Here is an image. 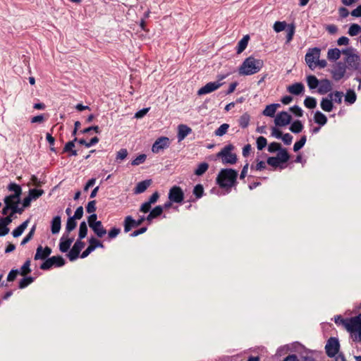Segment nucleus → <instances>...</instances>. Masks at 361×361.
Returning <instances> with one entry per match:
<instances>
[{
	"mask_svg": "<svg viewBox=\"0 0 361 361\" xmlns=\"http://www.w3.org/2000/svg\"><path fill=\"white\" fill-rule=\"evenodd\" d=\"M238 171L233 169H222L216 179L221 188L230 190L237 183Z\"/></svg>",
	"mask_w": 361,
	"mask_h": 361,
	"instance_id": "obj_1",
	"label": "nucleus"
},
{
	"mask_svg": "<svg viewBox=\"0 0 361 361\" xmlns=\"http://www.w3.org/2000/svg\"><path fill=\"white\" fill-rule=\"evenodd\" d=\"M342 54L345 56L344 62L347 68L352 71L360 72L361 58L357 50L353 47H348L342 50Z\"/></svg>",
	"mask_w": 361,
	"mask_h": 361,
	"instance_id": "obj_2",
	"label": "nucleus"
},
{
	"mask_svg": "<svg viewBox=\"0 0 361 361\" xmlns=\"http://www.w3.org/2000/svg\"><path fill=\"white\" fill-rule=\"evenodd\" d=\"M264 66V62L261 59H256L252 56H249L243 62L240 66L238 72L241 75H250L258 73Z\"/></svg>",
	"mask_w": 361,
	"mask_h": 361,
	"instance_id": "obj_3",
	"label": "nucleus"
},
{
	"mask_svg": "<svg viewBox=\"0 0 361 361\" xmlns=\"http://www.w3.org/2000/svg\"><path fill=\"white\" fill-rule=\"evenodd\" d=\"M341 324L350 333H357L354 341H361V313L357 316L341 320Z\"/></svg>",
	"mask_w": 361,
	"mask_h": 361,
	"instance_id": "obj_4",
	"label": "nucleus"
},
{
	"mask_svg": "<svg viewBox=\"0 0 361 361\" xmlns=\"http://www.w3.org/2000/svg\"><path fill=\"white\" fill-rule=\"evenodd\" d=\"M233 149V145H227L216 154V157L221 158L224 164H234L237 161V156L231 152Z\"/></svg>",
	"mask_w": 361,
	"mask_h": 361,
	"instance_id": "obj_5",
	"label": "nucleus"
},
{
	"mask_svg": "<svg viewBox=\"0 0 361 361\" xmlns=\"http://www.w3.org/2000/svg\"><path fill=\"white\" fill-rule=\"evenodd\" d=\"M325 350L328 357H335L338 353L340 350V343L338 339L335 337H331L329 338L325 345Z\"/></svg>",
	"mask_w": 361,
	"mask_h": 361,
	"instance_id": "obj_6",
	"label": "nucleus"
},
{
	"mask_svg": "<svg viewBox=\"0 0 361 361\" xmlns=\"http://www.w3.org/2000/svg\"><path fill=\"white\" fill-rule=\"evenodd\" d=\"M320 49L317 47L310 49L305 55V61L311 70H314L316 67L315 60L319 58Z\"/></svg>",
	"mask_w": 361,
	"mask_h": 361,
	"instance_id": "obj_7",
	"label": "nucleus"
},
{
	"mask_svg": "<svg viewBox=\"0 0 361 361\" xmlns=\"http://www.w3.org/2000/svg\"><path fill=\"white\" fill-rule=\"evenodd\" d=\"M145 221V216H140L137 220H135L131 216H126L123 221L124 232L128 233L133 228L138 227Z\"/></svg>",
	"mask_w": 361,
	"mask_h": 361,
	"instance_id": "obj_8",
	"label": "nucleus"
},
{
	"mask_svg": "<svg viewBox=\"0 0 361 361\" xmlns=\"http://www.w3.org/2000/svg\"><path fill=\"white\" fill-rule=\"evenodd\" d=\"M347 66L343 62H336L334 68L331 71L332 78L335 81H338L342 79L346 73Z\"/></svg>",
	"mask_w": 361,
	"mask_h": 361,
	"instance_id": "obj_9",
	"label": "nucleus"
},
{
	"mask_svg": "<svg viewBox=\"0 0 361 361\" xmlns=\"http://www.w3.org/2000/svg\"><path fill=\"white\" fill-rule=\"evenodd\" d=\"M85 245V242L82 241V240L78 239L76 242L74 243L72 248L67 254V257L69 259V260L71 262L76 260L78 258L80 253L81 250L84 248Z\"/></svg>",
	"mask_w": 361,
	"mask_h": 361,
	"instance_id": "obj_10",
	"label": "nucleus"
},
{
	"mask_svg": "<svg viewBox=\"0 0 361 361\" xmlns=\"http://www.w3.org/2000/svg\"><path fill=\"white\" fill-rule=\"evenodd\" d=\"M169 199L175 203H181L184 200V192L180 187L174 185L169 192Z\"/></svg>",
	"mask_w": 361,
	"mask_h": 361,
	"instance_id": "obj_11",
	"label": "nucleus"
},
{
	"mask_svg": "<svg viewBox=\"0 0 361 361\" xmlns=\"http://www.w3.org/2000/svg\"><path fill=\"white\" fill-rule=\"evenodd\" d=\"M88 241L90 245L80 255L81 258L87 257L97 247L103 248L104 247L103 243L100 240L95 238L94 237H91Z\"/></svg>",
	"mask_w": 361,
	"mask_h": 361,
	"instance_id": "obj_12",
	"label": "nucleus"
},
{
	"mask_svg": "<svg viewBox=\"0 0 361 361\" xmlns=\"http://www.w3.org/2000/svg\"><path fill=\"white\" fill-rule=\"evenodd\" d=\"M170 140L167 137H159L153 144L152 151L154 153H159L161 150H163L169 147Z\"/></svg>",
	"mask_w": 361,
	"mask_h": 361,
	"instance_id": "obj_13",
	"label": "nucleus"
},
{
	"mask_svg": "<svg viewBox=\"0 0 361 361\" xmlns=\"http://www.w3.org/2000/svg\"><path fill=\"white\" fill-rule=\"evenodd\" d=\"M292 117L288 112L281 111L276 115L274 123L276 126L283 127L288 125Z\"/></svg>",
	"mask_w": 361,
	"mask_h": 361,
	"instance_id": "obj_14",
	"label": "nucleus"
},
{
	"mask_svg": "<svg viewBox=\"0 0 361 361\" xmlns=\"http://www.w3.org/2000/svg\"><path fill=\"white\" fill-rule=\"evenodd\" d=\"M223 82H210L207 83L204 86L202 87L197 92L198 95H203L211 93L216 90L219 89Z\"/></svg>",
	"mask_w": 361,
	"mask_h": 361,
	"instance_id": "obj_15",
	"label": "nucleus"
},
{
	"mask_svg": "<svg viewBox=\"0 0 361 361\" xmlns=\"http://www.w3.org/2000/svg\"><path fill=\"white\" fill-rule=\"evenodd\" d=\"M52 250L51 247L46 246L43 247L42 245H39L36 250V253L35 255L34 259L35 260H44L48 258V257L51 255Z\"/></svg>",
	"mask_w": 361,
	"mask_h": 361,
	"instance_id": "obj_16",
	"label": "nucleus"
},
{
	"mask_svg": "<svg viewBox=\"0 0 361 361\" xmlns=\"http://www.w3.org/2000/svg\"><path fill=\"white\" fill-rule=\"evenodd\" d=\"M317 92L320 94H325L332 90V82L329 79L319 80Z\"/></svg>",
	"mask_w": 361,
	"mask_h": 361,
	"instance_id": "obj_17",
	"label": "nucleus"
},
{
	"mask_svg": "<svg viewBox=\"0 0 361 361\" xmlns=\"http://www.w3.org/2000/svg\"><path fill=\"white\" fill-rule=\"evenodd\" d=\"M90 228L98 238H102L107 233L101 221H98L94 224L90 225Z\"/></svg>",
	"mask_w": 361,
	"mask_h": 361,
	"instance_id": "obj_18",
	"label": "nucleus"
},
{
	"mask_svg": "<svg viewBox=\"0 0 361 361\" xmlns=\"http://www.w3.org/2000/svg\"><path fill=\"white\" fill-rule=\"evenodd\" d=\"M178 140L180 142L183 140L192 132V129L185 124H180L178 127Z\"/></svg>",
	"mask_w": 361,
	"mask_h": 361,
	"instance_id": "obj_19",
	"label": "nucleus"
},
{
	"mask_svg": "<svg viewBox=\"0 0 361 361\" xmlns=\"http://www.w3.org/2000/svg\"><path fill=\"white\" fill-rule=\"evenodd\" d=\"M287 90L292 94L300 95L303 93L305 86L302 82H295L287 87Z\"/></svg>",
	"mask_w": 361,
	"mask_h": 361,
	"instance_id": "obj_20",
	"label": "nucleus"
},
{
	"mask_svg": "<svg viewBox=\"0 0 361 361\" xmlns=\"http://www.w3.org/2000/svg\"><path fill=\"white\" fill-rule=\"evenodd\" d=\"M73 238H67L65 239V235H63L59 243V250L61 252H66L70 249V247L73 242Z\"/></svg>",
	"mask_w": 361,
	"mask_h": 361,
	"instance_id": "obj_21",
	"label": "nucleus"
},
{
	"mask_svg": "<svg viewBox=\"0 0 361 361\" xmlns=\"http://www.w3.org/2000/svg\"><path fill=\"white\" fill-rule=\"evenodd\" d=\"M152 184V180L147 179L142 181L139 182L135 188H134L135 194H140L144 192L147 188Z\"/></svg>",
	"mask_w": 361,
	"mask_h": 361,
	"instance_id": "obj_22",
	"label": "nucleus"
},
{
	"mask_svg": "<svg viewBox=\"0 0 361 361\" xmlns=\"http://www.w3.org/2000/svg\"><path fill=\"white\" fill-rule=\"evenodd\" d=\"M61 225V219L60 216H56L51 222V231L52 234L59 233Z\"/></svg>",
	"mask_w": 361,
	"mask_h": 361,
	"instance_id": "obj_23",
	"label": "nucleus"
},
{
	"mask_svg": "<svg viewBox=\"0 0 361 361\" xmlns=\"http://www.w3.org/2000/svg\"><path fill=\"white\" fill-rule=\"evenodd\" d=\"M279 106V104H271L267 105L263 111L262 114L266 116L274 117L277 108Z\"/></svg>",
	"mask_w": 361,
	"mask_h": 361,
	"instance_id": "obj_24",
	"label": "nucleus"
},
{
	"mask_svg": "<svg viewBox=\"0 0 361 361\" xmlns=\"http://www.w3.org/2000/svg\"><path fill=\"white\" fill-rule=\"evenodd\" d=\"M314 121L319 126H324L327 123V117L321 111H317L314 115Z\"/></svg>",
	"mask_w": 361,
	"mask_h": 361,
	"instance_id": "obj_25",
	"label": "nucleus"
},
{
	"mask_svg": "<svg viewBox=\"0 0 361 361\" xmlns=\"http://www.w3.org/2000/svg\"><path fill=\"white\" fill-rule=\"evenodd\" d=\"M250 39L249 35H245L238 43L236 47V52L237 54L242 53L247 47L248 42Z\"/></svg>",
	"mask_w": 361,
	"mask_h": 361,
	"instance_id": "obj_26",
	"label": "nucleus"
},
{
	"mask_svg": "<svg viewBox=\"0 0 361 361\" xmlns=\"http://www.w3.org/2000/svg\"><path fill=\"white\" fill-rule=\"evenodd\" d=\"M320 106L326 112H331L334 109V103L329 98H322Z\"/></svg>",
	"mask_w": 361,
	"mask_h": 361,
	"instance_id": "obj_27",
	"label": "nucleus"
},
{
	"mask_svg": "<svg viewBox=\"0 0 361 361\" xmlns=\"http://www.w3.org/2000/svg\"><path fill=\"white\" fill-rule=\"evenodd\" d=\"M342 51L337 48L330 49L327 52V58L329 61H336L341 57Z\"/></svg>",
	"mask_w": 361,
	"mask_h": 361,
	"instance_id": "obj_28",
	"label": "nucleus"
},
{
	"mask_svg": "<svg viewBox=\"0 0 361 361\" xmlns=\"http://www.w3.org/2000/svg\"><path fill=\"white\" fill-rule=\"evenodd\" d=\"M21 197L15 194L7 195L4 199V202H7L8 204L13 205L15 204H20Z\"/></svg>",
	"mask_w": 361,
	"mask_h": 361,
	"instance_id": "obj_29",
	"label": "nucleus"
},
{
	"mask_svg": "<svg viewBox=\"0 0 361 361\" xmlns=\"http://www.w3.org/2000/svg\"><path fill=\"white\" fill-rule=\"evenodd\" d=\"M306 81L310 90H314L319 86V80L315 75H308L306 78Z\"/></svg>",
	"mask_w": 361,
	"mask_h": 361,
	"instance_id": "obj_30",
	"label": "nucleus"
},
{
	"mask_svg": "<svg viewBox=\"0 0 361 361\" xmlns=\"http://www.w3.org/2000/svg\"><path fill=\"white\" fill-rule=\"evenodd\" d=\"M304 126L302 122L300 120H295L291 123L289 130L292 133L298 134L302 130Z\"/></svg>",
	"mask_w": 361,
	"mask_h": 361,
	"instance_id": "obj_31",
	"label": "nucleus"
},
{
	"mask_svg": "<svg viewBox=\"0 0 361 361\" xmlns=\"http://www.w3.org/2000/svg\"><path fill=\"white\" fill-rule=\"evenodd\" d=\"M279 159V160L281 162V164H284L288 161L290 159V155L287 152V149L285 148H281L277 154L276 157Z\"/></svg>",
	"mask_w": 361,
	"mask_h": 361,
	"instance_id": "obj_32",
	"label": "nucleus"
},
{
	"mask_svg": "<svg viewBox=\"0 0 361 361\" xmlns=\"http://www.w3.org/2000/svg\"><path fill=\"white\" fill-rule=\"evenodd\" d=\"M7 189L8 191L12 192L13 194H15V195H17L21 197L22 188L20 185H18L16 183L11 182L8 185Z\"/></svg>",
	"mask_w": 361,
	"mask_h": 361,
	"instance_id": "obj_33",
	"label": "nucleus"
},
{
	"mask_svg": "<svg viewBox=\"0 0 361 361\" xmlns=\"http://www.w3.org/2000/svg\"><path fill=\"white\" fill-rule=\"evenodd\" d=\"M52 262L53 266L56 267H61L65 265L66 261L61 255L53 256L49 257Z\"/></svg>",
	"mask_w": 361,
	"mask_h": 361,
	"instance_id": "obj_34",
	"label": "nucleus"
},
{
	"mask_svg": "<svg viewBox=\"0 0 361 361\" xmlns=\"http://www.w3.org/2000/svg\"><path fill=\"white\" fill-rule=\"evenodd\" d=\"M87 231L88 228L86 222L82 221L79 227L78 239L82 240L83 238H85L87 234Z\"/></svg>",
	"mask_w": 361,
	"mask_h": 361,
	"instance_id": "obj_35",
	"label": "nucleus"
},
{
	"mask_svg": "<svg viewBox=\"0 0 361 361\" xmlns=\"http://www.w3.org/2000/svg\"><path fill=\"white\" fill-rule=\"evenodd\" d=\"M208 168L209 164L207 162H202L197 166V169L194 171V173L196 176H200L207 171Z\"/></svg>",
	"mask_w": 361,
	"mask_h": 361,
	"instance_id": "obj_36",
	"label": "nucleus"
},
{
	"mask_svg": "<svg viewBox=\"0 0 361 361\" xmlns=\"http://www.w3.org/2000/svg\"><path fill=\"white\" fill-rule=\"evenodd\" d=\"M357 96L354 90H348L345 95V102L352 104L355 102Z\"/></svg>",
	"mask_w": 361,
	"mask_h": 361,
	"instance_id": "obj_37",
	"label": "nucleus"
},
{
	"mask_svg": "<svg viewBox=\"0 0 361 361\" xmlns=\"http://www.w3.org/2000/svg\"><path fill=\"white\" fill-rule=\"evenodd\" d=\"M76 219L69 216L67 219L66 225V232L68 234L70 232L73 231L77 226Z\"/></svg>",
	"mask_w": 361,
	"mask_h": 361,
	"instance_id": "obj_38",
	"label": "nucleus"
},
{
	"mask_svg": "<svg viewBox=\"0 0 361 361\" xmlns=\"http://www.w3.org/2000/svg\"><path fill=\"white\" fill-rule=\"evenodd\" d=\"M35 280V278L32 276H26L23 278L18 283V288L20 289H23L28 286L30 283H32Z\"/></svg>",
	"mask_w": 361,
	"mask_h": 361,
	"instance_id": "obj_39",
	"label": "nucleus"
},
{
	"mask_svg": "<svg viewBox=\"0 0 361 361\" xmlns=\"http://www.w3.org/2000/svg\"><path fill=\"white\" fill-rule=\"evenodd\" d=\"M250 115L247 113L243 114L239 118L238 123L239 126L242 128H245L248 126L250 122Z\"/></svg>",
	"mask_w": 361,
	"mask_h": 361,
	"instance_id": "obj_40",
	"label": "nucleus"
},
{
	"mask_svg": "<svg viewBox=\"0 0 361 361\" xmlns=\"http://www.w3.org/2000/svg\"><path fill=\"white\" fill-rule=\"evenodd\" d=\"M360 32H361V26L358 24L353 23V24L350 25V26L348 29V34L350 36L353 37V36H356L357 35H358Z\"/></svg>",
	"mask_w": 361,
	"mask_h": 361,
	"instance_id": "obj_41",
	"label": "nucleus"
},
{
	"mask_svg": "<svg viewBox=\"0 0 361 361\" xmlns=\"http://www.w3.org/2000/svg\"><path fill=\"white\" fill-rule=\"evenodd\" d=\"M99 140L97 137H94L90 141H87V142L85 139L81 138V139H79L78 143H80V145H83L86 147L89 148V147L94 145L95 144H97L99 142Z\"/></svg>",
	"mask_w": 361,
	"mask_h": 361,
	"instance_id": "obj_42",
	"label": "nucleus"
},
{
	"mask_svg": "<svg viewBox=\"0 0 361 361\" xmlns=\"http://www.w3.org/2000/svg\"><path fill=\"white\" fill-rule=\"evenodd\" d=\"M304 105L308 109H314L317 106V100L314 97H307L304 100Z\"/></svg>",
	"mask_w": 361,
	"mask_h": 361,
	"instance_id": "obj_43",
	"label": "nucleus"
},
{
	"mask_svg": "<svg viewBox=\"0 0 361 361\" xmlns=\"http://www.w3.org/2000/svg\"><path fill=\"white\" fill-rule=\"evenodd\" d=\"M295 26L294 24L291 23V24L288 25V27L286 29V32H287L286 42L287 43L290 42L293 39V35L295 33Z\"/></svg>",
	"mask_w": 361,
	"mask_h": 361,
	"instance_id": "obj_44",
	"label": "nucleus"
},
{
	"mask_svg": "<svg viewBox=\"0 0 361 361\" xmlns=\"http://www.w3.org/2000/svg\"><path fill=\"white\" fill-rule=\"evenodd\" d=\"M30 267V260L28 259L24 262L23 266L21 267L20 274L22 276H25L27 274H30L32 271Z\"/></svg>",
	"mask_w": 361,
	"mask_h": 361,
	"instance_id": "obj_45",
	"label": "nucleus"
},
{
	"mask_svg": "<svg viewBox=\"0 0 361 361\" xmlns=\"http://www.w3.org/2000/svg\"><path fill=\"white\" fill-rule=\"evenodd\" d=\"M307 141V137L305 135H302L300 139L296 142L293 145V151L298 152L300 149H302L305 145Z\"/></svg>",
	"mask_w": 361,
	"mask_h": 361,
	"instance_id": "obj_46",
	"label": "nucleus"
},
{
	"mask_svg": "<svg viewBox=\"0 0 361 361\" xmlns=\"http://www.w3.org/2000/svg\"><path fill=\"white\" fill-rule=\"evenodd\" d=\"M194 195L197 199L201 198L204 195V188L202 184L196 185L192 191Z\"/></svg>",
	"mask_w": 361,
	"mask_h": 361,
	"instance_id": "obj_47",
	"label": "nucleus"
},
{
	"mask_svg": "<svg viewBox=\"0 0 361 361\" xmlns=\"http://www.w3.org/2000/svg\"><path fill=\"white\" fill-rule=\"evenodd\" d=\"M44 190L42 189H30L29 190L28 195L32 199V200H37L40 196H42L44 194Z\"/></svg>",
	"mask_w": 361,
	"mask_h": 361,
	"instance_id": "obj_48",
	"label": "nucleus"
},
{
	"mask_svg": "<svg viewBox=\"0 0 361 361\" xmlns=\"http://www.w3.org/2000/svg\"><path fill=\"white\" fill-rule=\"evenodd\" d=\"M229 128V125L227 123H224L221 125L214 132L216 136H223L225 135Z\"/></svg>",
	"mask_w": 361,
	"mask_h": 361,
	"instance_id": "obj_49",
	"label": "nucleus"
},
{
	"mask_svg": "<svg viewBox=\"0 0 361 361\" xmlns=\"http://www.w3.org/2000/svg\"><path fill=\"white\" fill-rule=\"evenodd\" d=\"M288 27L287 23L285 21H276L274 24V30L276 32H280L286 29Z\"/></svg>",
	"mask_w": 361,
	"mask_h": 361,
	"instance_id": "obj_50",
	"label": "nucleus"
},
{
	"mask_svg": "<svg viewBox=\"0 0 361 361\" xmlns=\"http://www.w3.org/2000/svg\"><path fill=\"white\" fill-rule=\"evenodd\" d=\"M35 229H36V225H34L30 231H29V233L27 234V235L23 239V240L21 241V243L20 245H25L26 243H27L32 238H33V235L35 234Z\"/></svg>",
	"mask_w": 361,
	"mask_h": 361,
	"instance_id": "obj_51",
	"label": "nucleus"
},
{
	"mask_svg": "<svg viewBox=\"0 0 361 361\" xmlns=\"http://www.w3.org/2000/svg\"><path fill=\"white\" fill-rule=\"evenodd\" d=\"M257 147L258 150H262L267 145V139L263 136H259L256 140Z\"/></svg>",
	"mask_w": 361,
	"mask_h": 361,
	"instance_id": "obj_52",
	"label": "nucleus"
},
{
	"mask_svg": "<svg viewBox=\"0 0 361 361\" xmlns=\"http://www.w3.org/2000/svg\"><path fill=\"white\" fill-rule=\"evenodd\" d=\"M78 140H79V139H78L76 137H75L73 140L68 142L65 145V146H64V147L63 149V153L68 152L70 150L73 149V148L75 147V142H78Z\"/></svg>",
	"mask_w": 361,
	"mask_h": 361,
	"instance_id": "obj_53",
	"label": "nucleus"
},
{
	"mask_svg": "<svg viewBox=\"0 0 361 361\" xmlns=\"http://www.w3.org/2000/svg\"><path fill=\"white\" fill-rule=\"evenodd\" d=\"M281 145L276 142H271L268 145V151L270 153H274L276 152H279L281 149Z\"/></svg>",
	"mask_w": 361,
	"mask_h": 361,
	"instance_id": "obj_54",
	"label": "nucleus"
},
{
	"mask_svg": "<svg viewBox=\"0 0 361 361\" xmlns=\"http://www.w3.org/2000/svg\"><path fill=\"white\" fill-rule=\"evenodd\" d=\"M267 163L272 166V167H274V168H277L278 166H280V164H281V162L279 160V159L276 157H270L267 159Z\"/></svg>",
	"mask_w": 361,
	"mask_h": 361,
	"instance_id": "obj_55",
	"label": "nucleus"
},
{
	"mask_svg": "<svg viewBox=\"0 0 361 361\" xmlns=\"http://www.w3.org/2000/svg\"><path fill=\"white\" fill-rule=\"evenodd\" d=\"M146 158H147L146 154H141L132 161L131 164L133 166H138L140 164L145 162V161L146 160Z\"/></svg>",
	"mask_w": 361,
	"mask_h": 361,
	"instance_id": "obj_56",
	"label": "nucleus"
},
{
	"mask_svg": "<svg viewBox=\"0 0 361 361\" xmlns=\"http://www.w3.org/2000/svg\"><path fill=\"white\" fill-rule=\"evenodd\" d=\"M289 110L298 117H302L303 116L302 109L298 105L290 107Z\"/></svg>",
	"mask_w": 361,
	"mask_h": 361,
	"instance_id": "obj_57",
	"label": "nucleus"
},
{
	"mask_svg": "<svg viewBox=\"0 0 361 361\" xmlns=\"http://www.w3.org/2000/svg\"><path fill=\"white\" fill-rule=\"evenodd\" d=\"M164 207L161 205L156 206L150 211V213L156 218L160 216L163 213Z\"/></svg>",
	"mask_w": 361,
	"mask_h": 361,
	"instance_id": "obj_58",
	"label": "nucleus"
},
{
	"mask_svg": "<svg viewBox=\"0 0 361 361\" xmlns=\"http://www.w3.org/2000/svg\"><path fill=\"white\" fill-rule=\"evenodd\" d=\"M12 217H13V215H11V213L8 216H7L6 217H1L0 219V226L8 227V226L13 221Z\"/></svg>",
	"mask_w": 361,
	"mask_h": 361,
	"instance_id": "obj_59",
	"label": "nucleus"
},
{
	"mask_svg": "<svg viewBox=\"0 0 361 361\" xmlns=\"http://www.w3.org/2000/svg\"><path fill=\"white\" fill-rule=\"evenodd\" d=\"M121 233V229L119 228L114 227L108 232V237L109 239L115 238L118 235Z\"/></svg>",
	"mask_w": 361,
	"mask_h": 361,
	"instance_id": "obj_60",
	"label": "nucleus"
},
{
	"mask_svg": "<svg viewBox=\"0 0 361 361\" xmlns=\"http://www.w3.org/2000/svg\"><path fill=\"white\" fill-rule=\"evenodd\" d=\"M52 267H54L52 262L51 261V259L49 257L44 259V262L42 264H41L39 268L42 270H49Z\"/></svg>",
	"mask_w": 361,
	"mask_h": 361,
	"instance_id": "obj_61",
	"label": "nucleus"
},
{
	"mask_svg": "<svg viewBox=\"0 0 361 361\" xmlns=\"http://www.w3.org/2000/svg\"><path fill=\"white\" fill-rule=\"evenodd\" d=\"M20 274V271L18 269L11 270L7 276V281L8 282L13 281L16 279L18 274Z\"/></svg>",
	"mask_w": 361,
	"mask_h": 361,
	"instance_id": "obj_62",
	"label": "nucleus"
},
{
	"mask_svg": "<svg viewBox=\"0 0 361 361\" xmlns=\"http://www.w3.org/2000/svg\"><path fill=\"white\" fill-rule=\"evenodd\" d=\"M97 209L96 207V201L92 200L90 201L86 207V211L87 213L92 214L94 213Z\"/></svg>",
	"mask_w": 361,
	"mask_h": 361,
	"instance_id": "obj_63",
	"label": "nucleus"
},
{
	"mask_svg": "<svg viewBox=\"0 0 361 361\" xmlns=\"http://www.w3.org/2000/svg\"><path fill=\"white\" fill-rule=\"evenodd\" d=\"M151 208H152V204H150L149 202L147 201V202H144L143 204H142V205L140 207L139 211L140 212L147 213V212H150Z\"/></svg>",
	"mask_w": 361,
	"mask_h": 361,
	"instance_id": "obj_64",
	"label": "nucleus"
}]
</instances>
